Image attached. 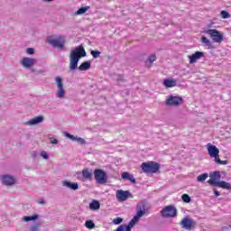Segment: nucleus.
Segmentation results:
<instances>
[{"mask_svg":"<svg viewBox=\"0 0 231 231\" xmlns=\"http://www.w3.org/2000/svg\"><path fill=\"white\" fill-rule=\"evenodd\" d=\"M86 50L82 45L76 47L74 50H71L69 59V69L71 71L79 69V61L82 57H86Z\"/></svg>","mask_w":231,"mask_h":231,"instance_id":"f257e3e1","label":"nucleus"},{"mask_svg":"<svg viewBox=\"0 0 231 231\" xmlns=\"http://www.w3.org/2000/svg\"><path fill=\"white\" fill-rule=\"evenodd\" d=\"M207 149L210 158H215V163H217V165L228 164V161H221V159L219 158V149H217L216 145L212 143H208Z\"/></svg>","mask_w":231,"mask_h":231,"instance_id":"f03ea898","label":"nucleus"},{"mask_svg":"<svg viewBox=\"0 0 231 231\" xmlns=\"http://www.w3.org/2000/svg\"><path fill=\"white\" fill-rule=\"evenodd\" d=\"M141 169L146 174H154L160 171V163L156 162H147L141 164Z\"/></svg>","mask_w":231,"mask_h":231,"instance_id":"7ed1b4c3","label":"nucleus"},{"mask_svg":"<svg viewBox=\"0 0 231 231\" xmlns=\"http://www.w3.org/2000/svg\"><path fill=\"white\" fill-rule=\"evenodd\" d=\"M94 177L97 183H99V185L107 183V173H106L102 169H96L94 171Z\"/></svg>","mask_w":231,"mask_h":231,"instance_id":"20e7f679","label":"nucleus"},{"mask_svg":"<svg viewBox=\"0 0 231 231\" xmlns=\"http://www.w3.org/2000/svg\"><path fill=\"white\" fill-rule=\"evenodd\" d=\"M161 216L167 218L176 217L178 216V209L174 206H166L162 209Z\"/></svg>","mask_w":231,"mask_h":231,"instance_id":"39448f33","label":"nucleus"},{"mask_svg":"<svg viewBox=\"0 0 231 231\" xmlns=\"http://www.w3.org/2000/svg\"><path fill=\"white\" fill-rule=\"evenodd\" d=\"M208 35H209L213 41V42H217L218 44H221L223 42V33L221 32L216 30V29H209L206 32Z\"/></svg>","mask_w":231,"mask_h":231,"instance_id":"423d86ee","label":"nucleus"},{"mask_svg":"<svg viewBox=\"0 0 231 231\" xmlns=\"http://www.w3.org/2000/svg\"><path fill=\"white\" fill-rule=\"evenodd\" d=\"M166 106H170L171 107H178L183 104V97L177 96H170L166 101Z\"/></svg>","mask_w":231,"mask_h":231,"instance_id":"0eeeda50","label":"nucleus"},{"mask_svg":"<svg viewBox=\"0 0 231 231\" xmlns=\"http://www.w3.org/2000/svg\"><path fill=\"white\" fill-rule=\"evenodd\" d=\"M116 198L117 201L122 203L124 201H127L129 198H133V195H131V192H129V190L118 189L116 193Z\"/></svg>","mask_w":231,"mask_h":231,"instance_id":"6e6552de","label":"nucleus"},{"mask_svg":"<svg viewBox=\"0 0 231 231\" xmlns=\"http://www.w3.org/2000/svg\"><path fill=\"white\" fill-rule=\"evenodd\" d=\"M180 225L185 230H194V228H196V221L189 217H184L181 220Z\"/></svg>","mask_w":231,"mask_h":231,"instance_id":"1a4fd4ad","label":"nucleus"},{"mask_svg":"<svg viewBox=\"0 0 231 231\" xmlns=\"http://www.w3.org/2000/svg\"><path fill=\"white\" fill-rule=\"evenodd\" d=\"M20 64L23 66V68H25V69H28L30 68H32V66H35V64H37V60L33 58L24 57L21 60Z\"/></svg>","mask_w":231,"mask_h":231,"instance_id":"9d476101","label":"nucleus"},{"mask_svg":"<svg viewBox=\"0 0 231 231\" xmlns=\"http://www.w3.org/2000/svg\"><path fill=\"white\" fill-rule=\"evenodd\" d=\"M209 178L210 179L208 180V183L216 187L217 183H219V180H221V173L219 171H214L209 175Z\"/></svg>","mask_w":231,"mask_h":231,"instance_id":"9b49d317","label":"nucleus"},{"mask_svg":"<svg viewBox=\"0 0 231 231\" xmlns=\"http://www.w3.org/2000/svg\"><path fill=\"white\" fill-rule=\"evenodd\" d=\"M147 212L145 203L137 204V213L134 216L135 219L140 220V217H143Z\"/></svg>","mask_w":231,"mask_h":231,"instance_id":"f8f14e48","label":"nucleus"},{"mask_svg":"<svg viewBox=\"0 0 231 231\" xmlns=\"http://www.w3.org/2000/svg\"><path fill=\"white\" fill-rule=\"evenodd\" d=\"M42 122H44V116H38L25 122L24 125H38V124H42Z\"/></svg>","mask_w":231,"mask_h":231,"instance_id":"ddd939ff","label":"nucleus"},{"mask_svg":"<svg viewBox=\"0 0 231 231\" xmlns=\"http://www.w3.org/2000/svg\"><path fill=\"white\" fill-rule=\"evenodd\" d=\"M202 57H205V53L201 51H196L194 54L189 55V64H194L196 61L199 60V59H202Z\"/></svg>","mask_w":231,"mask_h":231,"instance_id":"4468645a","label":"nucleus"},{"mask_svg":"<svg viewBox=\"0 0 231 231\" xmlns=\"http://www.w3.org/2000/svg\"><path fill=\"white\" fill-rule=\"evenodd\" d=\"M47 42L53 48H59V36L51 35L47 37Z\"/></svg>","mask_w":231,"mask_h":231,"instance_id":"2eb2a0df","label":"nucleus"},{"mask_svg":"<svg viewBox=\"0 0 231 231\" xmlns=\"http://www.w3.org/2000/svg\"><path fill=\"white\" fill-rule=\"evenodd\" d=\"M2 183L7 187H10L15 183V179L10 175H4L2 176Z\"/></svg>","mask_w":231,"mask_h":231,"instance_id":"dca6fc26","label":"nucleus"},{"mask_svg":"<svg viewBox=\"0 0 231 231\" xmlns=\"http://www.w3.org/2000/svg\"><path fill=\"white\" fill-rule=\"evenodd\" d=\"M66 138H69V140H72V142H78V143H80L81 145L86 144V140L81 138V137H77L75 135H72L71 134L69 133H64Z\"/></svg>","mask_w":231,"mask_h":231,"instance_id":"f3484780","label":"nucleus"},{"mask_svg":"<svg viewBox=\"0 0 231 231\" xmlns=\"http://www.w3.org/2000/svg\"><path fill=\"white\" fill-rule=\"evenodd\" d=\"M62 183H63V187H67L68 189H70V190H79V183L77 182H70V181L65 180Z\"/></svg>","mask_w":231,"mask_h":231,"instance_id":"a211bd4d","label":"nucleus"},{"mask_svg":"<svg viewBox=\"0 0 231 231\" xmlns=\"http://www.w3.org/2000/svg\"><path fill=\"white\" fill-rule=\"evenodd\" d=\"M82 178H83V180L91 181V180H93V174L91 173V171L88 168L83 169L82 170Z\"/></svg>","mask_w":231,"mask_h":231,"instance_id":"6ab92c4d","label":"nucleus"},{"mask_svg":"<svg viewBox=\"0 0 231 231\" xmlns=\"http://www.w3.org/2000/svg\"><path fill=\"white\" fill-rule=\"evenodd\" d=\"M121 178L122 180H128V181L131 183H136V179H134V176L127 171L123 172Z\"/></svg>","mask_w":231,"mask_h":231,"instance_id":"aec40b11","label":"nucleus"},{"mask_svg":"<svg viewBox=\"0 0 231 231\" xmlns=\"http://www.w3.org/2000/svg\"><path fill=\"white\" fill-rule=\"evenodd\" d=\"M215 187H219L220 189H226V190H231V184L225 180L218 181V183H217Z\"/></svg>","mask_w":231,"mask_h":231,"instance_id":"412c9836","label":"nucleus"},{"mask_svg":"<svg viewBox=\"0 0 231 231\" xmlns=\"http://www.w3.org/2000/svg\"><path fill=\"white\" fill-rule=\"evenodd\" d=\"M91 68V61H84L79 67V71H88Z\"/></svg>","mask_w":231,"mask_h":231,"instance_id":"4be33fe9","label":"nucleus"},{"mask_svg":"<svg viewBox=\"0 0 231 231\" xmlns=\"http://www.w3.org/2000/svg\"><path fill=\"white\" fill-rule=\"evenodd\" d=\"M65 93L66 92L62 85V79L59 78V97L62 98Z\"/></svg>","mask_w":231,"mask_h":231,"instance_id":"5701e85b","label":"nucleus"},{"mask_svg":"<svg viewBox=\"0 0 231 231\" xmlns=\"http://www.w3.org/2000/svg\"><path fill=\"white\" fill-rule=\"evenodd\" d=\"M36 219H39V215L37 214L33 216H25L22 218V221L28 223L29 221H36Z\"/></svg>","mask_w":231,"mask_h":231,"instance_id":"b1692460","label":"nucleus"},{"mask_svg":"<svg viewBox=\"0 0 231 231\" xmlns=\"http://www.w3.org/2000/svg\"><path fill=\"white\" fill-rule=\"evenodd\" d=\"M165 88H174L176 87V80L166 79L163 82Z\"/></svg>","mask_w":231,"mask_h":231,"instance_id":"393cba45","label":"nucleus"},{"mask_svg":"<svg viewBox=\"0 0 231 231\" xmlns=\"http://www.w3.org/2000/svg\"><path fill=\"white\" fill-rule=\"evenodd\" d=\"M90 210H98L100 208V202L98 200H93L89 204Z\"/></svg>","mask_w":231,"mask_h":231,"instance_id":"a878e982","label":"nucleus"},{"mask_svg":"<svg viewBox=\"0 0 231 231\" xmlns=\"http://www.w3.org/2000/svg\"><path fill=\"white\" fill-rule=\"evenodd\" d=\"M64 44H66V38L63 36L59 37V49L64 50Z\"/></svg>","mask_w":231,"mask_h":231,"instance_id":"bb28decb","label":"nucleus"},{"mask_svg":"<svg viewBox=\"0 0 231 231\" xmlns=\"http://www.w3.org/2000/svg\"><path fill=\"white\" fill-rule=\"evenodd\" d=\"M207 178H208V173L200 174L197 177V181H199V183H203Z\"/></svg>","mask_w":231,"mask_h":231,"instance_id":"cd10ccee","label":"nucleus"},{"mask_svg":"<svg viewBox=\"0 0 231 231\" xmlns=\"http://www.w3.org/2000/svg\"><path fill=\"white\" fill-rule=\"evenodd\" d=\"M86 228H88V230H93L95 228V222L93 220H87L85 222Z\"/></svg>","mask_w":231,"mask_h":231,"instance_id":"c85d7f7f","label":"nucleus"},{"mask_svg":"<svg viewBox=\"0 0 231 231\" xmlns=\"http://www.w3.org/2000/svg\"><path fill=\"white\" fill-rule=\"evenodd\" d=\"M89 5H87L85 7H80L77 12L76 15H82V14H86L87 10H89Z\"/></svg>","mask_w":231,"mask_h":231,"instance_id":"c756f323","label":"nucleus"},{"mask_svg":"<svg viewBox=\"0 0 231 231\" xmlns=\"http://www.w3.org/2000/svg\"><path fill=\"white\" fill-rule=\"evenodd\" d=\"M116 231H131V226L121 225L117 227Z\"/></svg>","mask_w":231,"mask_h":231,"instance_id":"7c9ffc66","label":"nucleus"},{"mask_svg":"<svg viewBox=\"0 0 231 231\" xmlns=\"http://www.w3.org/2000/svg\"><path fill=\"white\" fill-rule=\"evenodd\" d=\"M181 199L184 203H190V196H189V194H183Z\"/></svg>","mask_w":231,"mask_h":231,"instance_id":"2f4dec72","label":"nucleus"},{"mask_svg":"<svg viewBox=\"0 0 231 231\" xmlns=\"http://www.w3.org/2000/svg\"><path fill=\"white\" fill-rule=\"evenodd\" d=\"M220 15L222 19H230V14L226 11H221Z\"/></svg>","mask_w":231,"mask_h":231,"instance_id":"473e14b6","label":"nucleus"},{"mask_svg":"<svg viewBox=\"0 0 231 231\" xmlns=\"http://www.w3.org/2000/svg\"><path fill=\"white\" fill-rule=\"evenodd\" d=\"M201 42H203V44H207V46H210V40H208V38H207L206 36L201 37Z\"/></svg>","mask_w":231,"mask_h":231,"instance_id":"72a5a7b5","label":"nucleus"},{"mask_svg":"<svg viewBox=\"0 0 231 231\" xmlns=\"http://www.w3.org/2000/svg\"><path fill=\"white\" fill-rule=\"evenodd\" d=\"M156 60V54H151L150 57H148V62H150V64H152V62H154Z\"/></svg>","mask_w":231,"mask_h":231,"instance_id":"f704fd0d","label":"nucleus"},{"mask_svg":"<svg viewBox=\"0 0 231 231\" xmlns=\"http://www.w3.org/2000/svg\"><path fill=\"white\" fill-rule=\"evenodd\" d=\"M138 219H135V217H133V219L129 222L128 226H130V228H132V226H134V225H136V223H138Z\"/></svg>","mask_w":231,"mask_h":231,"instance_id":"c9c22d12","label":"nucleus"},{"mask_svg":"<svg viewBox=\"0 0 231 231\" xmlns=\"http://www.w3.org/2000/svg\"><path fill=\"white\" fill-rule=\"evenodd\" d=\"M91 55L94 59H98L100 57V51H91Z\"/></svg>","mask_w":231,"mask_h":231,"instance_id":"e433bc0d","label":"nucleus"},{"mask_svg":"<svg viewBox=\"0 0 231 231\" xmlns=\"http://www.w3.org/2000/svg\"><path fill=\"white\" fill-rule=\"evenodd\" d=\"M40 155L42 156V158H43V160H48V158H50V155H48V152L46 151L41 152Z\"/></svg>","mask_w":231,"mask_h":231,"instance_id":"4c0bfd02","label":"nucleus"},{"mask_svg":"<svg viewBox=\"0 0 231 231\" xmlns=\"http://www.w3.org/2000/svg\"><path fill=\"white\" fill-rule=\"evenodd\" d=\"M49 143H59V141L55 139V137H51V135L49 136Z\"/></svg>","mask_w":231,"mask_h":231,"instance_id":"58836bf2","label":"nucleus"},{"mask_svg":"<svg viewBox=\"0 0 231 231\" xmlns=\"http://www.w3.org/2000/svg\"><path fill=\"white\" fill-rule=\"evenodd\" d=\"M26 53H28V55H33V53H35V49H33V48H27L26 49Z\"/></svg>","mask_w":231,"mask_h":231,"instance_id":"ea45409f","label":"nucleus"},{"mask_svg":"<svg viewBox=\"0 0 231 231\" xmlns=\"http://www.w3.org/2000/svg\"><path fill=\"white\" fill-rule=\"evenodd\" d=\"M122 221H123L122 218L117 217V218H115L113 222L115 225H120V223H122Z\"/></svg>","mask_w":231,"mask_h":231,"instance_id":"a19ab883","label":"nucleus"},{"mask_svg":"<svg viewBox=\"0 0 231 231\" xmlns=\"http://www.w3.org/2000/svg\"><path fill=\"white\" fill-rule=\"evenodd\" d=\"M31 156L33 160L39 156V153L37 152H32Z\"/></svg>","mask_w":231,"mask_h":231,"instance_id":"79ce46f5","label":"nucleus"},{"mask_svg":"<svg viewBox=\"0 0 231 231\" xmlns=\"http://www.w3.org/2000/svg\"><path fill=\"white\" fill-rule=\"evenodd\" d=\"M213 192H214V194H215V196H216L217 198L219 197V196H221V193H219V191L217 190L216 189H213Z\"/></svg>","mask_w":231,"mask_h":231,"instance_id":"37998d69","label":"nucleus"},{"mask_svg":"<svg viewBox=\"0 0 231 231\" xmlns=\"http://www.w3.org/2000/svg\"><path fill=\"white\" fill-rule=\"evenodd\" d=\"M38 203H39L40 205H46V201L44 200V199H41L38 201Z\"/></svg>","mask_w":231,"mask_h":231,"instance_id":"c03bdc74","label":"nucleus"},{"mask_svg":"<svg viewBox=\"0 0 231 231\" xmlns=\"http://www.w3.org/2000/svg\"><path fill=\"white\" fill-rule=\"evenodd\" d=\"M55 81H56L57 86H59V77L55 78Z\"/></svg>","mask_w":231,"mask_h":231,"instance_id":"a18cd8bd","label":"nucleus"},{"mask_svg":"<svg viewBox=\"0 0 231 231\" xmlns=\"http://www.w3.org/2000/svg\"><path fill=\"white\" fill-rule=\"evenodd\" d=\"M44 3H51V1H54V0H43Z\"/></svg>","mask_w":231,"mask_h":231,"instance_id":"49530a36","label":"nucleus"},{"mask_svg":"<svg viewBox=\"0 0 231 231\" xmlns=\"http://www.w3.org/2000/svg\"><path fill=\"white\" fill-rule=\"evenodd\" d=\"M56 95H57V97H59V91H58V92H56Z\"/></svg>","mask_w":231,"mask_h":231,"instance_id":"de8ad7c7","label":"nucleus"}]
</instances>
